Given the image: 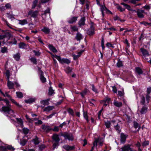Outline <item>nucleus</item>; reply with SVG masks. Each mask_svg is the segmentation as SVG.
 Segmentation results:
<instances>
[{
    "label": "nucleus",
    "mask_w": 151,
    "mask_h": 151,
    "mask_svg": "<svg viewBox=\"0 0 151 151\" xmlns=\"http://www.w3.org/2000/svg\"><path fill=\"white\" fill-rule=\"evenodd\" d=\"M53 58H55L60 63H65L68 64L70 62V61L69 59L67 58H61L59 56L55 55H53Z\"/></svg>",
    "instance_id": "f257e3e1"
},
{
    "label": "nucleus",
    "mask_w": 151,
    "mask_h": 151,
    "mask_svg": "<svg viewBox=\"0 0 151 151\" xmlns=\"http://www.w3.org/2000/svg\"><path fill=\"white\" fill-rule=\"evenodd\" d=\"M104 142V139L103 138H100L99 137L98 138H96L95 139V141L93 143V146L95 147L97 149V143H98L99 145L100 146H101L103 145Z\"/></svg>",
    "instance_id": "f03ea898"
},
{
    "label": "nucleus",
    "mask_w": 151,
    "mask_h": 151,
    "mask_svg": "<svg viewBox=\"0 0 151 151\" xmlns=\"http://www.w3.org/2000/svg\"><path fill=\"white\" fill-rule=\"evenodd\" d=\"M2 111L4 112H7L9 114L14 113V111L11 109V105L4 106L2 107Z\"/></svg>",
    "instance_id": "7ed1b4c3"
},
{
    "label": "nucleus",
    "mask_w": 151,
    "mask_h": 151,
    "mask_svg": "<svg viewBox=\"0 0 151 151\" xmlns=\"http://www.w3.org/2000/svg\"><path fill=\"white\" fill-rule=\"evenodd\" d=\"M93 23L91 22L90 26V29L88 30L87 33L90 35H92L94 34V28L93 27Z\"/></svg>",
    "instance_id": "20e7f679"
},
{
    "label": "nucleus",
    "mask_w": 151,
    "mask_h": 151,
    "mask_svg": "<svg viewBox=\"0 0 151 151\" xmlns=\"http://www.w3.org/2000/svg\"><path fill=\"white\" fill-rule=\"evenodd\" d=\"M39 73L40 75V79L42 82L44 83L46 82V78L43 76V72L40 68L39 69Z\"/></svg>",
    "instance_id": "39448f33"
},
{
    "label": "nucleus",
    "mask_w": 151,
    "mask_h": 151,
    "mask_svg": "<svg viewBox=\"0 0 151 151\" xmlns=\"http://www.w3.org/2000/svg\"><path fill=\"white\" fill-rule=\"evenodd\" d=\"M38 13V12L37 11H35L34 12L30 11L28 13V14L29 15H30L32 17L35 18L37 16Z\"/></svg>",
    "instance_id": "423d86ee"
},
{
    "label": "nucleus",
    "mask_w": 151,
    "mask_h": 151,
    "mask_svg": "<svg viewBox=\"0 0 151 151\" xmlns=\"http://www.w3.org/2000/svg\"><path fill=\"white\" fill-rule=\"evenodd\" d=\"M11 6L9 3L6 4L5 6H1L0 7V10L2 11H4L7 9H10L11 8Z\"/></svg>",
    "instance_id": "0eeeda50"
},
{
    "label": "nucleus",
    "mask_w": 151,
    "mask_h": 151,
    "mask_svg": "<svg viewBox=\"0 0 151 151\" xmlns=\"http://www.w3.org/2000/svg\"><path fill=\"white\" fill-rule=\"evenodd\" d=\"M18 45L19 48L20 49H26L28 47V45L23 42H20L19 44Z\"/></svg>",
    "instance_id": "6e6552de"
},
{
    "label": "nucleus",
    "mask_w": 151,
    "mask_h": 151,
    "mask_svg": "<svg viewBox=\"0 0 151 151\" xmlns=\"http://www.w3.org/2000/svg\"><path fill=\"white\" fill-rule=\"evenodd\" d=\"M7 80V86L9 89H12L14 88V83L9 81V79Z\"/></svg>",
    "instance_id": "1a4fd4ad"
},
{
    "label": "nucleus",
    "mask_w": 151,
    "mask_h": 151,
    "mask_svg": "<svg viewBox=\"0 0 151 151\" xmlns=\"http://www.w3.org/2000/svg\"><path fill=\"white\" fill-rule=\"evenodd\" d=\"M64 137L65 139H68L69 140L72 141L73 138L72 134H67L64 135Z\"/></svg>",
    "instance_id": "9d476101"
},
{
    "label": "nucleus",
    "mask_w": 151,
    "mask_h": 151,
    "mask_svg": "<svg viewBox=\"0 0 151 151\" xmlns=\"http://www.w3.org/2000/svg\"><path fill=\"white\" fill-rule=\"evenodd\" d=\"M127 136V135L123 133H122L121 134L120 140L122 143H124L125 142Z\"/></svg>",
    "instance_id": "9b49d317"
},
{
    "label": "nucleus",
    "mask_w": 151,
    "mask_h": 151,
    "mask_svg": "<svg viewBox=\"0 0 151 151\" xmlns=\"http://www.w3.org/2000/svg\"><path fill=\"white\" fill-rule=\"evenodd\" d=\"M77 18L78 17H72L69 18L68 22L70 24L76 21Z\"/></svg>",
    "instance_id": "f8f14e48"
},
{
    "label": "nucleus",
    "mask_w": 151,
    "mask_h": 151,
    "mask_svg": "<svg viewBox=\"0 0 151 151\" xmlns=\"http://www.w3.org/2000/svg\"><path fill=\"white\" fill-rule=\"evenodd\" d=\"M50 100V99H48L45 100H42L40 101V103L41 104L43 105L44 106H47L49 104V101Z\"/></svg>",
    "instance_id": "ddd939ff"
},
{
    "label": "nucleus",
    "mask_w": 151,
    "mask_h": 151,
    "mask_svg": "<svg viewBox=\"0 0 151 151\" xmlns=\"http://www.w3.org/2000/svg\"><path fill=\"white\" fill-rule=\"evenodd\" d=\"M148 110L147 107L144 106L141 108V110L140 111V113L142 114H146Z\"/></svg>",
    "instance_id": "4468645a"
},
{
    "label": "nucleus",
    "mask_w": 151,
    "mask_h": 151,
    "mask_svg": "<svg viewBox=\"0 0 151 151\" xmlns=\"http://www.w3.org/2000/svg\"><path fill=\"white\" fill-rule=\"evenodd\" d=\"M140 50L143 55L145 57L149 55L148 51L146 50L141 48Z\"/></svg>",
    "instance_id": "2eb2a0df"
},
{
    "label": "nucleus",
    "mask_w": 151,
    "mask_h": 151,
    "mask_svg": "<svg viewBox=\"0 0 151 151\" xmlns=\"http://www.w3.org/2000/svg\"><path fill=\"white\" fill-rule=\"evenodd\" d=\"M137 15L138 17L141 18H143L144 15L143 14V13L144 12V10H139L137 12Z\"/></svg>",
    "instance_id": "dca6fc26"
},
{
    "label": "nucleus",
    "mask_w": 151,
    "mask_h": 151,
    "mask_svg": "<svg viewBox=\"0 0 151 151\" xmlns=\"http://www.w3.org/2000/svg\"><path fill=\"white\" fill-rule=\"evenodd\" d=\"M0 92L4 97H7L10 100L11 98H12L11 96L9 94L8 92H6L5 93H4L0 89Z\"/></svg>",
    "instance_id": "f3484780"
},
{
    "label": "nucleus",
    "mask_w": 151,
    "mask_h": 151,
    "mask_svg": "<svg viewBox=\"0 0 151 151\" xmlns=\"http://www.w3.org/2000/svg\"><path fill=\"white\" fill-rule=\"evenodd\" d=\"M83 50H82L80 52H78V54L77 55H76L75 54L73 55V59L75 60H76L81 55V54L82 52H83Z\"/></svg>",
    "instance_id": "a211bd4d"
},
{
    "label": "nucleus",
    "mask_w": 151,
    "mask_h": 151,
    "mask_svg": "<svg viewBox=\"0 0 151 151\" xmlns=\"http://www.w3.org/2000/svg\"><path fill=\"white\" fill-rule=\"evenodd\" d=\"M130 145H125L121 148L122 151H129L130 148Z\"/></svg>",
    "instance_id": "6ab92c4d"
},
{
    "label": "nucleus",
    "mask_w": 151,
    "mask_h": 151,
    "mask_svg": "<svg viewBox=\"0 0 151 151\" xmlns=\"http://www.w3.org/2000/svg\"><path fill=\"white\" fill-rule=\"evenodd\" d=\"M63 147L67 150H73L75 148L74 146H70L68 145H65L63 146Z\"/></svg>",
    "instance_id": "aec40b11"
},
{
    "label": "nucleus",
    "mask_w": 151,
    "mask_h": 151,
    "mask_svg": "<svg viewBox=\"0 0 151 151\" xmlns=\"http://www.w3.org/2000/svg\"><path fill=\"white\" fill-rule=\"evenodd\" d=\"M54 108V107L53 106H48L45 107L43 111H44L48 112L52 110Z\"/></svg>",
    "instance_id": "412c9836"
},
{
    "label": "nucleus",
    "mask_w": 151,
    "mask_h": 151,
    "mask_svg": "<svg viewBox=\"0 0 151 151\" xmlns=\"http://www.w3.org/2000/svg\"><path fill=\"white\" fill-rule=\"evenodd\" d=\"M52 139L56 142H58L60 140L58 135L56 134H54L53 135Z\"/></svg>",
    "instance_id": "4be33fe9"
},
{
    "label": "nucleus",
    "mask_w": 151,
    "mask_h": 151,
    "mask_svg": "<svg viewBox=\"0 0 151 151\" xmlns=\"http://www.w3.org/2000/svg\"><path fill=\"white\" fill-rule=\"evenodd\" d=\"M85 19L84 17H82L81 18L80 21L79 22L78 24L79 25L81 26H82L84 25L85 24Z\"/></svg>",
    "instance_id": "5701e85b"
},
{
    "label": "nucleus",
    "mask_w": 151,
    "mask_h": 151,
    "mask_svg": "<svg viewBox=\"0 0 151 151\" xmlns=\"http://www.w3.org/2000/svg\"><path fill=\"white\" fill-rule=\"evenodd\" d=\"M41 31L46 34H49L50 32V29L46 27H44L43 28L41 29Z\"/></svg>",
    "instance_id": "b1692460"
},
{
    "label": "nucleus",
    "mask_w": 151,
    "mask_h": 151,
    "mask_svg": "<svg viewBox=\"0 0 151 151\" xmlns=\"http://www.w3.org/2000/svg\"><path fill=\"white\" fill-rule=\"evenodd\" d=\"M114 104L116 106L118 107H121L122 106V103L121 102H118L116 101L115 100H114Z\"/></svg>",
    "instance_id": "393cba45"
},
{
    "label": "nucleus",
    "mask_w": 151,
    "mask_h": 151,
    "mask_svg": "<svg viewBox=\"0 0 151 151\" xmlns=\"http://www.w3.org/2000/svg\"><path fill=\"white\" fill-rule=\"evenodd\" d=\"M18 21H19V24L22 25H23L27 23V20L25 19L22 20H18Z\"/></svg>",
    "instance_id": "a878e982"
},
{
    "label": "nucleus",
    "mask_w": 151,
    "mask_h": 151,
    "mask_svg": "<svg viewBox=\"0 0 151 151\" xmlns=\"http://www.w3.org/2000/svg\"><path fill=\"white\" fill-rule=\"evenodd\" d=\"M50 10L49 8L47 9L45 11L44 14H42V17L43 18V20L44 21V22L45 21V19L44 17V16L45 17L46 14L47 13H50Z\"/></svg>",
    "instance_id": "bb28decb"
},
{
    "label": "nucleus",
    "mask_w": 151,
    "mask_h": 151,
    "mask_svg": "<svg viewBox=\"0 0 151 151\" xmlns=\"http://www.w3.org/2000/svg\"><path fill=\"white\" fill-rule=\"evenodd\" d=\"M42 128L44 129L45 131L48 132L51 129V128L49 126H45L43 125L42 126Z\"/></svg>",
    "instance_id": "cd10ccee"
},
{
    "label": "nucleus",
    "mask_w": 151,
    "mask_h": 151,
    "mask_svg": "<svg viewBox=\"0 0 151 151\" xmlns=\"http://www.w3.org/2000/svg\"><path fill=\"white\" fill-rule=\"evenodd\" d=\"M83 116L84 118L86 120L87 122H88L89 121L88 117L87 114V111H85L84 109H83Z\"/></svg>",
    "instance_id": "c85d7f7f"
},
{
    "label": "nucleus",
    "mask_w": 151,
    "mask_h": 151,
    "mask_svg": "<svg viewBox=\"0 0 151 151\" xmlns=\"http://www.w3.org/2000/svg\"><path fill=\"white\" fill-rule=\"evenodd\" d=\"M48 47L50 49L54 52H56L57 51L56 48L52 45H50L48 46Z\"/></svg>",
    "instance_id": "c756f323"
},
{
    "label": "nucleus",
    "mask_w": 151,
    "mask_h": 151,
    "mask_svg": "<svg viewBox=\"0 0 151 151\" xmlns=\"http://www.w3.org/2000/svg\"><path fill=\"white\" fill-rule=\"evenodd\" d=\"M82 38L83 37L81 34L79 33H78L77 34L76 38L78 41L80 40H81L82 39Z\"/></svg>",
    "instance_id": "7c9ffc66"
},
{
    "label": "nucleus",
    "mask_w": 151,
    "mask_h": 151,
    "mask_svg": "<svg viewBox=\"0 0 151 151\" xmlns=\"http://www.w3.org/2000/svg\"><path fill=\"white\" fill-rule=\"evenodd\" d=\"M55 93L54 90L52 89V87L50 86L49 89L48 94L50 96H51L52 94Z\"/></svg>",
    "instance_id": "2f4dec72"
},
{
    "label": "nucleus",
    "mask_w": 151,
    "mask_h": 151,
    "mask_svg": "<svg viewBox=\"0 0 151 151\" xmlns=\"http://www.w3.org/2000/svg\"><path fill=\"white\" fill-rule=\"evenodd\" d=\"M17 123L20 126H22L23 125V122L21 118H17L16 119Z\"/></svg>",
    "instance_id": "473e14b6"
},
{
    "label": "nucleus",
    "mask_w": 151,
    "mask_h": 151,
    "mask_svg": "<svg viewBox=\"0 0 151 151\" xmlns=\"http://www.w3.org/2000/svg\"><path fill=\"white\" fill-rule=\"evenodd\" d=\"M10 100L13 103L15 104L18 107H22L21 105H19V104H18L16 101H15L14 99H12V98H11Z\"/></svg>",
    "instance_id": "72a5a7b5"
},
{
    "label": "nucleus",
    "mask_w": 151,
    "mask_h": 151,
    "mask_svg": "<svg viewBox=\"0 0 151 151\" xmlns=\"http://www.w3.org/2000/svg\"><path fill=\"white\" fill-rule=\"evenodd\" d=\"M111 124V122L107 121V122H105V125L107 128H109L110 127Z\"/></svg>",
    "instance_id": "f704fd0d"
},
{
    "label": "nucleus",
    "mask_w": 151,
    "mask_h": 151,
    "mask_svg": "<svg viewBox=\"0 0 151 151\" xmlns=\"http://www.w3.org/2000/svg\"><path fill=\"white\" fill-rule=\"evenodd\" d=\"M35 101V99H34L31 98L28 100H25V102L27 103H31L34 102Z\"/></svg>",
    "instance_id": "c9c22d12"
},
{
    "label": "nucleus",
    "mask_w": 151,
    "mask_h": 151,
    "mask_svg": "<svg viewBox=\"0 0 151 151\" xmlns=\"http://www.w3.org/2000/svg\"><path fill=\"white\" fill-rule=\"evenodd\" d=\"M87 91L88 90L87 89H85L82 92L80 93L82 97H84V96L86 94Z\"/></svg>",
    "instance_id": "e433bc0d"
},
{
    "label": "nucleus",
    "mask_w": 151,
    "mask_h": 151,
    "mask_svg": "<svg viewBox=\"0 0 151 151\" xmlns=\"http://www.w3.org/2000/svg\"><path fill=\"white\" fill-rule=\"evenodd\" d=\"M13 57L16 60L18 61L19 60L20 56L19 54L17 53L16 55H14Z\"/></svg>",
    "instance_id": "4c0bfd02"
},
{
    "label": "nucleus",
    "mask_w": 151,
    "mask_h": 151,
    "mask_svg": "<svg viewBox=\"0 0 151 151\" xmlns=\"http://www.w3.org/2000/svg\"><path fill=\"white\" fill-rule=\"evenodd\" d=\"M38 0H34L32 3V9H34L36 7L37 4V3Z\"/></svg>",
    "instance_id": "58836bf2"
},
{
    "label": "nucleus",
    "mask_w": 151,
    "mask_h": 151,
    "mask_svg": "<svg viewBox=\"0 0 151 151\" xmlns=\"http://www.w3.org/2000/svg\"><path fill=\"white\" fill-rule=\"evenodd\" d=\"M136 72L139 74H141L142 73V69L139 68H136Z\"/></svg>",
    "instance_id": "ea45409f"
},
{
    "label": "nucleus",
    "mask_w": 151,
    "mask_h": 151,
    "mask_svg": "<svg viewBox=\"0 0 151 151\" xmlns=\"http://www.w3.org/2000/svg\"><path fill=\"white\" fill-rule=\"evenodd\" d=\"M121 4L124 6L126 7V8L127 9H128V10H131V7H130V6L129 5H128L127 4H125L124 3H121Z\"/></svg>",
    "instance_id": "a19ab883"
},
{
    "label": "nucleus",
    "mask_w": 151,
    "mask_h": 151,
    "mask_svg": "<svg viewBox=\"0 0 151 151\" xmlns=\"http://www.w3.org/2000/svg\"><path fill=\"white\" fill-rule=\"evenodd\" d=\"M114 20L115 21L118 20L120 21L121 22H123L125 21L124 20L121 19L118 16H114Z\"/></svg>",
    "instance_id": "79ce46f5"
},
{
    "label": "nucleus",
    "mask_w": 151,
    "mask_h": 151,
    "mask_svg": "<svg viewBox=\"0 0 151 151\" xmlns=\"http://www.w3.org/2000/svg\"><path fill=\"white\" fill-rule=\"evenodd\" d=\"M16 94L18 98H22L23 97V95L22 93L20 92H17Z\"/></svg>",
    "instance_id": "37998d69"
},
{
    "label": "nucleus",
    "mask_w": 151,
    "mask_h": 151,
    "mask_svg": "<svg viewBox=\"0 0 151 151\" xmlns=\"http://www.w3.org/2000/svg\"><path fill=\"white\" fill-rule=\"evenodd\" d=\"M145 103V98L143 96H142L141 98L140 103L142 105H144Z\"/></svg>",
    "instance_id": "c03bdc74"
},
{
    "label": "nucleus",
    "mask_w": 151,
    "mask_h": 151,
    "mask_svg": "<svg viewBox=\"0 0 151 151\" xmlns=\"http://www.w3.org/2000/svg\"><path fill=\"white\" fill-rule=\"evenodd\" d=\"M116 65L119 68H120L122 66L123 64L122 62L121 61L119 60L116 63Z\"/></svg>",
    "instance_id": "a18cd8bd"
},
{
    "label": "nucleus",
    "mask_w": 151,
    "mask_h": 151,
    "mask_svg": "<svg viewBox=\"0 0 151 151\" xmlns=\"http://www.w3.org/2000/svg\"><path fill=\"white\" fill-rule=\"evenodd\" d=\"M134 126L135 129H137L139 127V129L140 128V126L139 124L136 122H134Z\"/></svg>",
    "instance_id": "49530a36"
},
{
    "label": "nucleus",
    "mask_w": 151,
    "mask_h": 151,
    "mask_svg": "<svg viewBox=\"0 0 151 151\" xmlns=\"http://www.w3.org/2000/svg\"><path fill=\"white\" fill-rule=\"evenodd\" d=\"M22 130L23 132L25 134H27L29 132V130L26 128H23Z\"/></svg>",
    "instance_id": "de8ad7c7"
},
{
    "label": "nucleus",
    "mask_w": 151,
    "mask_h": 151,
    "mask_svg": "<svg viewBox=\"0 0 151 151\" xmlns=\"http://www.w3.org/2000/svg\"><path fill=\"white\" fill-rule=\"evenodd\" d=\"M6 75L7 80L9 79L10 77V71L8 70H6Z\"/></svg>",
    "instance_id": "09e8293b"
},
{
    "label": "nucleus",
    "mask_w": 151,
    "mask_h": 151,
    "mask_svg": "<svg viewBox=\"0 0 151 151\" xmlns=\"http://www.w3.org/2000/svg\"><path fill=\"white\" fill-rule=\"evenodd\" d=\"M7 48L4 47L1 48V52L2 53H4L7 52Z\"/></svg>",
    "instance_id": "8fccbe9b"
},
{
    "label": "nucleus",
    "mask_w": 151,
    "mask_h": 151,
    "mask_svg": "<svg viewBox=\"0 0 151 151\" xmlns=\"http://www.w3.org/2000/svg\"><path fill=\"white\" fill-rule=\"evenodd\" d=\"M104 37H102L101 39V46L102 47V49L104 50L105 48V47L104 46Z\"/></svg>",
    "instance_id": "3c124183"
},
{
    "label": "nucleus",
    "mask_w": 151,
    "mask_h": 151,
    "mask_svg": "<svg viewBox=\"0 0 151 151\" xmlns=\"http://www.w3.org/2000/svg\"><path fill=\"white\" fill-rule=\"evenodd\" d=\"M27 141L26 140L23 139L21 140L20 144L22 146L26 144Z\"/></svg>",
    "instance_id": "603ef678"
},
{
    "label": "nucleus",
    "mask_w": 151,
    "mask_h": 151,
    "mask_svg": "<svg viewBox=\"0 0 151 151\" xmlns=\"http://www.w3.org/2000/svg\"><path fill=\"white\" fill-rule=\"evenodd\" d=\"M114 127L116 130L118 131L119 132H120L119 127L118 126V123H116V125H114Z\"/></svg>",
    "instance_id": "864d4df0"
},
{
    "label": "nucleus",
    "mask_w": 151,
    "mask_h": 151,
    "mask_svg": "<svg viewBox=\"0 0 151 151\" xmlns=\"http://www.w3.org/2000/svg\"><path fill=\"white\" fill-rule=\"evenodd\" d=\"M25 117L28 120H29V121H33L35 120L36 119H31L29 118V116L27 115H26L25 116Z\"/></svg>",
    "instance_id": "5fc2aeb1"
},
{
    "label": "nucleus",
    "mask_w": 151,
    "mask_h": 151,
    "mask_svg": "<svg viewBox=\"0 0 151 151\" xmlns=\"http://www.w3.org/2000/svg\"><path fill=\"white\" fill-rule=\"evenodd\" d=\"M71 29L73 30V31H77L78 30V28L76 26H71Z\"/></svg>",
    "instance_id": "6e6d98bb"
},
{
    "label": "nucleus",
    "mask_w": 151,
    "mask_h": 151,
    "mask_svg": "<svg viewBox=\"0 0 151 151\" xmlns=\"http://www.w3.org/2000/svg\"><path fill=\"white\" fill-rule=\"evenodd\" d=\"M92 90L95 92L96 93H98L97 89L95 87V86L93 85H92Z\"/></svg>",
    "instance_id": "4d7b16f0"
},
{
    "label": "nucleus",
    "mask_w": 151,
    "mask_h": 151,
    "mask_svg": "<svg viewBox=\"0 0 151 151\" xmlns=\"http://www.w3.org/2000/svg\"><path fill=\"white\" fill-rule=\"evenodd\" d=\"M66 72L68 73L71 72L72 70L71 68L69 67H67L66 68Z\"/></svg>",
    "instance_id": "13d9d810"
},
{
    "label": "nucleus",
    "mask_w": 151,
    "mask_h": 151,
    "mask_svg": "<svg viewBox=\"0 0 151 151\" xmlns=\"http://www.w3.org/2000/svg\"><path fill=\"white\" fill-rule=\"evenodd\" d=\"M33 141L35 145H37L39 143V142L37 138L33 140Z\"/></svg>",
    "instance_id": "bf43d9fd"
},
{
    "label": "nucleus",
    "mask_w": 151,
    "mask_h": 151,
    "mask_svg": "<svg viewBox=\"0 0 151 151\" xmlns=\"http://www.w3.org/2000/svg\"><path fill=\"white\" fill-rule=\"evenodd\" d=\"M31 61L33 62L34 64H36L37 63L36 59L35 58H32L30 59Z\"/></svg>",
    "instance_id": "052dcab7"
},
{
    "label": "nucleus",
    "mask_w": 151,
    "mask_h": 151,
    "mask_svg": "<svg viewBox=\"0 0 151 151\" xmlns=\"http://www.w3.org/2000/svg\"><path fill=\"white\" fill-rule=\"evenodd\" d=\"M149 142L148 141H145L142 143V145L143 146H145L148 145Z\"/></svg>",
    "instance_id": "680f3d73"
},
{
    "label": "nucleus",
    "mask_w": 151,
    "mask_h": 151,
    "mask_svg": "<svg viewBox=\"0 0 151 151\" xmlns=\"http://www.w3.org/2000/svg\"><path fill=\"white\" fill-rule=\"evenodd\" d=\"M7 148L9 150H12L13 151L14 150H15V149L13 147H12V146L9 145L7 147Z\"/></svg>",
    "instance_id": "e2e57ef3"
},
{
    "label": "nucleus",
    "mask_w": 151,
    "mask_h": 151,
    "mask_svg": "<svg viewBox=\"0 0 151 151\" xmlns=\"http://www.w3.org/2000/svg\"><path fill=\"white\" fill-rule=\"evenodd\" d=\"M106 45L108 47H111L112 48H114V46L113 45L110 43L109 42H107L106 44Z\"/></svg>",
    "instance_id": "0e129e2a"
},
{
    "label": "nucleus",
    "mask_w": 151,
    "mask_h": 151,
    "mask_svg": "<svg viewBox=\"0 0 151 151\" xmlns=\"http://www.w3.org/2000/svg\"><path fill=\"white\" fill-rule=\"evenodd\" d=\"M3 101L4 102H5L6 104V106H9V105H11L9 104V101L7 99H3Z\"/></svg>",
    "instance_id": "69168bd1"
},
{
    "label": "nucleus",
    "mask_w": 151,
    "mask_h": 151,
    "mask_svg": "<svg viewBox=\"0 0 151 151\" xmlns=\"http://www.w3.org/2000/svg\"><path fill=\"white\" fill-rule=\"evenodd\" d=\"M117 9L119 10L121 12H123L125 10V9L122 8V7L120 6H118Z\"/></svg>",
    "instance_id": "338daca9"
},
{
    "label": "nucleus",
    "mask_w": 151,
    "mask_h": 151,
    "mask_svg": "<svg viewBox=\"0 0 151 151\" xmlns=\"http://www.w3.org/2000/svg\"><path fill=\"white\" fill-rule=\"evenodd\" d=\"M112 87V91L114 93H116L117 90L116 89V87L115 86H113Z\"/></svg>",
    "instance_id": "774afa93"
}]
</instances>
